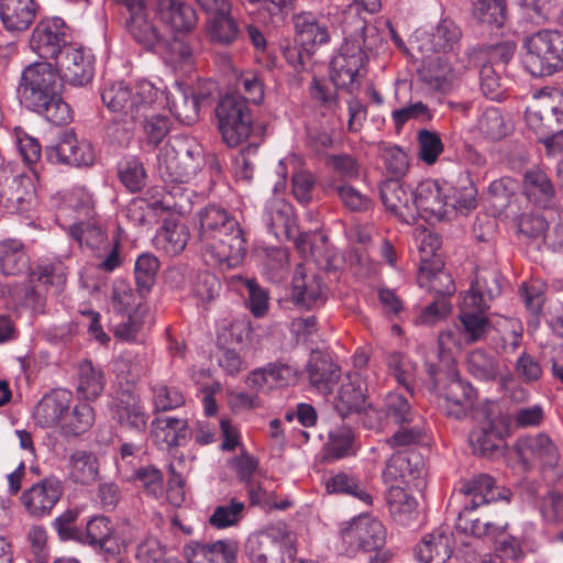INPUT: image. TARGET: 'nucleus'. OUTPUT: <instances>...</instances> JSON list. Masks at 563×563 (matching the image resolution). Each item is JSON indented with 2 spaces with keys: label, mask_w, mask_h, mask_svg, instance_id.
Returning a JSON list of instances; mask_svg holds the SVG:
<instances>
[{
  "label": "nucleus",
  "mask_w": 563,
  "mask_h": 563,
  "mask_svg": "<svg viewBox=\"0 0 563 563\" xmlns=\"http://www.w3.org/2000/svg\"><path fill=\"white\" fill-rule=\"evenodd\" d=\"M519 448L523 457L536 459L550 467L555 466L560 459L556 445L545 433L528 435L521 439Z\"/></svg>",
  "instance_id": "40"
},
{
  "label": "nucleus",
  "mask_w": 563,
  "mask_h": 563,
  "mask_svg": "<svg viewBox=\"0 0 563 563\" xmlns=\"http://www.w3.org/2000/svg\"><path fill=\"white\" fill-rule=\"evenodd\" d=\"M488 307L475 303L472 296H463L461 302L460 322L464 339L474 343L484 340L490 329L489 320L485 314Z\"/></svg>",
  "instance_id": "26"
},
{
  "label": "nucleus",
  "mask_w": 563,
  "mask_h": 563,
  "mask_svg": "<svg viewBox=\"0 0 563 563\" xmlns=\"http://www.w3.org/2000/svg\"><path fill=\"white\" fill-rule=\"evenodd\" d=\"M95 422V411L89 404H78L66 415L60 424L65 435H80L87 432Z\"/></svg>",
  "instance_id": "56"
},
{
  "label": "nucleus",
  "mask_w": 563,
  "mask_h": 563,
  "mask_svg": "<svg viewBox=\"0 0 563 563\" xmlns=\"http://www.w3.org/2000/svg\"><path fill=\"white\" fill-rule=\"evenodd\" d=\"M344 42L330 64V76L336 88L353 90L365 76L367 53L380 42L378 30L368 24L355 8L342 12Z\"/></svg>",
  "instance_id": "1"
},
{
  "label": "nucleus",
  "mask_w": 563,
  "mask_h": 563,
  "mask_svg": "<svg viewBox=\"0 0 563 563\" xmlns=\"http://www.w3.org/2000/svg\"><path fill=\"white\" fill-rule=\"evenodd\" d=\"M235 543L218 540L212 543H195L186 548L188 563H232L235 560Z\"/></svg>",
  "instance_id": "32"
},
{
  "label": "nucleus",
  "mask_w": 563,
  "mask_h": 563,
  "mask_svg": "<svg viewBox=\"0 0 563 563\" xmlns=\"http://www.w3.org/2000/svg\"><path fill=\"white\" fill-rule=\"evenodd\" d=\"M158 20L175 34H189L198 24L195 9L183 0H156Z\"/></svg>",
  "instance_id": "19"
},
{
  "label": "nucleus",
  "mask_w": 563,
  "mask_h": 563,
  "mask_svg": "<svg viewBox=\"0 0 563 563\" xmlns=\"http://www.w3.org/2000/svg\"><path fill=\"white\" fill-rule=\"evenodd\" d=\"M423 471V461L421 456L413 452H398L387 462L383 472L385 482L393 483L400 479L408 482L417 478Z\"/></svg>",
  "instance_id": "35"
},
{
  "label": "nucleus",
  "mask_w": 563,
  "mask_h": 563,
  "mask_svg": "<svg viewBox=\"0 0 563 563\" xmlns=\"http://www.w3.org/2000/svg\"><path fill=\"white\" fill-rule=\"evenodd\" d=\"M415 242L419 252V271H434L443 267L440 254L441 240L437 233L426 229H418L415 233Z\"/></svg>",
  "instance_id": "43"
},
{
  "label": "nucleus",
  "mask_w": 563,
  "mask_h": 563,
  "mask_svg": "<svg viewBox=\"0 0 563 563\" xmlns=\"http://www.w3.org/2000/svg\"><path fill=\"white\" fill-rule=\"evenodd\" d=\"M218 128L223 141L231 147L246 140L252 130L247 103L240 95H227L216 108Z\"/></svg>",
  "instance_id": "8"
},
{
  "label": "nucleus",
  "mask_w": 563,
  "mask_h": 563,
  "mask_svg": "<svg viewBox=\"0 0 563 563\" xmlns=\"http://www.w3.org/2000/svg\"><path fill=\"white\" fill-rule=\"evenodd\" d=\"M389 512L399 525L407 526L418 514L413 496L399 486L391 485L387 496Z\"/></svg>",
  "instance_id": "47"
},
{
  "label": "nucleus",
  "mask_w": 563,
  "mask_h": 563,
  "mask_svg": "<svg viewBox=\"0 0 563 563\" xmlns=\"http://www.w3.org/2000/svg\"><path fill=\"white\" fill-rule=\"evenodd\" d=\"M523 194L533 205L547 208L553 203L555 190L544 170L531 168L523 175Z\"/></svg>",
  "instance_id": "37"
},
{
  "label": "nucleus",
  "mask_w": 563,
  "mask_h": 563,
  "mask_svg": "<svg viewBox=\"0 0 563 563\" xmlns=\"http://www.w3.org/2000/svg\"><path fill=\"white\" fill-rule=\"evenodd\" d=\"M124 7L129 13L125 20V27L131 36L142 46L151 49L157 45L162 35L150 18L144 0H115Z\"/></svg>",
  "instance_id": "15"
},
{
  "label": "nucleus",
  "mask_w": 563,
  "mask_h": 563,
  "mask_svg": "<svg viewBox=\"0 0 563 563\" xmlns=\"http://www.w3.org/2000/svg\"><path fill=\"white\" fill-rule=\"evenodd\" d=\"M30 260L21 241L9 239L0 242V272L14 276L29 268Z\"/></svg>",
  "instance_id": "44"
},
{
  "label": "nucleus",
  "mask_w": 563,
  "mask_h": 563,
  "mask_svg": "<svg viewBox=\"0 0 563 563\" xmlns=\"http://www.w3.org/2000/svg\"><path fill=\"white\" fill-rule=\"evenodd\" d=\"M69 233L80 246H86L96 256H101V251L108 245V238L100 225L95 222H79L69 228Z\"/></svg>",
  "instance_id": "51"
},
{
  "label": "nucleus",
  "mask_w": 563,
  "mask_h": 563,
  "mask_svg": "<svg viewBox=\"0 0 563 563\" xmlns=\"http://www.w3.org/2000/svg\"><path fill=\"white\" fill-rule=\"evenodd\" d=\"M482 51L473 49L467 54L468 64L462 62L454 64L441 56L428 57L419 68L420 79L431 89L448 92L459 82L462 75L471 67L483 59Z\"/></svg>",
  "instance_id": "9"
},
{
  "label": "nucleus",
  "mask_w": 563,
  "mask_h": 563,
  "mask_svg": "<svg viewBox=\"0 0 563 563\" xmlns=\"http://www.w3.org/2000/svg\"><path fill=\"white\" fill-rule=\"evenodd\" d=\"M386 362L389 373L396 378L398 384L402 385L408 393H411L416 364L398 352L390 353Z\"/></svg>",
  "instance_id": "63"
},
{
  "label": "nucleus",
  "mask_w": 563,
  "mask_h": 563,
  "mask_svg": "<svg viewBox=\"0 0 563 563\" xmlns=\"http://www.w3.org/2000/svg\"><path fill=\"white\" fill-rule=\"evenodd\" d=\"M63 78L71 86H85L95 74L93 56L82 47L68 46L60 62Z\"/></svg>",
  "instance_id": "23"
},
{
  "label": "nucleus",
  "mask_w": 563,
  "mask_h": 563,
  "mask_svg": "<svg viewBox=\"0 0 563 563\" xmlns=\"http://www.w3.org/2000/svg\"><path fill=\"white\" fill-rule=\"evenodd\" d=\"M73 395L66 389H54L45 395L34 410V420L42 428H52L64 421Z\"/></svg>",
  "instance_id": "24"
},
{
  "label": "nucleus",
  "mask_w": 563,
  "mask_h": 563,
  "mask_svg": "<svg viewBox=\"0 0 563 563\" xmlns=\"http://www.w3.org/2000/svg\"><path fill=\"white\" fill-rule=\"evenodd\" d=\"M419 273L420 285L440 295V298H444L455 291L453 279L449 273L443 271V267L434 271H419Z\"/></svg>",
  "instance_id": "64"
},
{
  "label": "nucleus",
  "mask_w": 563,
  "mask_h": 563,
  "mask_svg": "<svg viewBox=\"0 0 563 563\" xmlns=\"http://www.w3.org/2000/svg\"><path fill=\"white\" fill-rule=\"evenodd\" d=\"M110 301L113 311L121 316L134 312L135 309H146L137 300V295L133 287L124 279L114 280Z\"/></svg>",
  "instance_id": "57"
},
{
  "label": "nucleus",
  "mask_w": 563,
  "mask_h": 563,
  "mask_svg": "<svg viewBox=\"0 0 563 563\" xmlns=\"http://www.w3.org/2000/svg\"><path fill=\"white\" fill-rule=\"evenodd\" d=\"M151 434L156 444L174 449L188 442L191 430L186 418L164 416L152 421Z\"/></svg>",
  "instance_id": "25"
},
{
  "label": "nucleus",
  "mask_w": 563,
  "mask_h": 563,
  "mask_svg": "<svg viewBox=\"0 0 563 563\" xmlns=\"http://www.w3.org/2000/svg\"><path fill=\"white\" fill-rule=\"evenodd\" d=\"M121 183L132 192L145 186L146 174L143 164L135 157L122 159L118 167Z\"/></svg>",
  "instance_id": "61"
},
{
  "label": "nucleus",
  "mask_w": 563,
  "mask_h": 563,
  "mask_svg": "<svg viewBox=\"0 0 563 563\" xmlns=\"http://www.w3.org/2000/svg\"><path fill=\"white\" fill-rule=\"evenodd\" d=\"M30 47L43 59L57 58L68 47L64 20L54 16L41 21L32 32Z\"/></svg>",
  "instance_id": "14"
},
{
  "label": "nucleus",
  "mask_w": 563,
  "mask_h": 563,
  "mask_svg": "<svg viewBox=\"0 0 563 563\" xmlns=\"http://www.w3.org/2000/svg\"><path fill=\"white\" fill-rule=\"evenodd\" d=\"M472 16L475 22L487 30H499L507 20L506 0H473Z\"/></svg>",
  "instance_id": "41"
},
{
  "label": "nucleus",
  "mask_w": 563,
  "mask_h": 563,
  "mask_svg": "<svg viewBox=\"0 0 563 563\" xmlns=\"http://www.w3.org/2000/svg\"><path fill=\"white\" fill-rule=\"evenodd\" d=\"M384 415L386 420H391L396 424H410L411 421L419 420L420 415L413 410L409 399L399 393H389L385 398Z\"/></svg>",
  "instance_id": "54"
},
{
  "label": "nucleus",
  "mask_w": 563,
  "mask_h": 563,
  "mask_svg": "<svg viewBox=\"0 0 563 563\" xmlns=\"http://www.w3.org/2000/svg\"><path fill=\"white\" fill-rule=\"evenodd\" d=\"M501 292L500 275L496 269L477 272L475 280L464 296H472L475 303L490 307V302Z\"/></svg>",
  "instance_id": "42"
},
{
  "label": "nucleus",
  "mask_w": 563,
  "mask_h": 563,
  "mask_svg": "<svg viewBox=\"0 0 563 563\" xmlns=\"http://www.w3.org/2000/svg\"><path fill=\"white\" fill-rule=\"evenodd\" d=\"M494 404L486 401L477 408L476 417L482 419V424L474 429L468 437L474 453L482 456H492L503 448V434L496 427L493 418Z\"/></svg>",
  "instance_id": "16"
},
{
  "label": "nucleus",
  "mask_w": 563,
  "mask_h": 563,
  "mask_svg": "<svg viewBox=\"0 0 563 563\" xmlns=\"http://www.w3.org/2000/svg\"><path fill=\"white\" fill-rule=\"evenodd\" d=\"M162 106L166 101L172 114L183 124L191 125L199 120L200 107L211 96L208 88H196L175 81L166 93L159 89Z\"/></svg>",
  "instance_id": "10"
},
{
  "label": "nucleus",
  "mask_w": 563,
  "mask_h": 563,
  "mask_svg": "<svg viewBox=\"0 0 563 563\" xmlns=\"http://www.w3.org/2000/svg\"><path fill=\"white\" fill-rule=\"evenodd\" d=\"M113 419L124 429L143 433L147 427L148 415L141 402L129 395L118 400L112 408Z\"/></svg>",
  "instance_id": "38"
},
{
  "label": "nucleus",
  "mask_w": 563,
  "mask_h": 563,
  "mask_svg": "<svg viewBox=\"0 0 563 563\" xmlns=\"http://www.w3.org/2000/svg\"><path fill=\"white\" fill-rule=\"evenodd\" d=\"M62 494V482L55 477H47L25 490L21 501L31 516L43 517L51 512Z\"/></svg>",
  "instance_id": "18"
},
{
  "label": "nucleus",
  "mask_w": 563,
  "mask_h": 563,
  "mask_svg": "<svg viewBox=\"0 0 563 563\" xmlns=\"http://www.w3.org/2000/svg\"><path fill=\"white\" fill-rule=\"evenodd\" d=\"M466 368L474 378L483 382L495 380L500 372L497 358L482 349L470 352Z\"/></svg>",
  "instance_id": "52"
},
{
  "label": "nucleus",
  "mask_w": 563,
  "mask_h": 563,
  "mask_svg": "<svg viewBox=\"0 0 563 563\" xmlns=\"http://www.w3.org/2000/svg\"><path fill=\"white\" fill-rule=\"evenodd\" d=\"M158 170L165 181L188 183L203 165L200 144L188 136L172 137L159 151Z\"/></svg>",
  "instance_id": "7"
},
{
  "label": "nucleus",
  "mask_w": 563,
  "mask_h": 563,
  "mask_svg": "<svg viewBox=\"0 0 563 563\" xmlns=\"http://www.w3.org/2000/svg\"><path fill=\"white\" fill-rule=\"evenodd\" d=\"M476 396L475 389L459 375L450 379L443 393V409L448 416L455 419H462L466 416L468 409L473 407Z\"/></svg>",
  "instance_id": "31"
},
{
  "label": "nucleus",
  "mask_w": 563,
  "mask_h": 563,
  "mask_svg": "<svg viewBox=\"0 0 563 563\" xmlns=\"http://www.w3.org/2000/svg\"><path fill=\"white\" fill-rule=\"evenodd\" d=\"M295 27L297 41L307 54L330 41V32L323 19L310 12L298 14L295 18Z\"/></svg>",
  "instance_id": "30"
},
{
  "label": "nucleus",
  "mask_w": 563,
  "mask_h": 563,
  "mask_svg": "<svg viewBox=\"0 0 563 563\" xmlns=\"http://www.w3.org/2000/svg\"><path fill=\"white\" fill-rule=\"evenodd\" d=\"M306 371L310 384L319 391L328 394L340 378V367L328 356L313 353L309 358Z\"/></svg>",
  "instance_id": "36"
},
{
  "label": "nucleus",
  "mask_w": 563,
  "mask_h": 563,
  "mask_svg": "<svg viewBox=\"0 0 563 563\" xmlns=\"http://www.w3.org/2000/svg\"><path fill=\"white\" fill-rule=\"evenodd\" d=\"M426 435L423 418L411 421L410 424H399V429L386 440V444L391 448H401L420 443Z\"/></svg>",
  "instance_id": "62"
},
{
  "label": "nucleus",
  "mask_w": 563,
  "mask_h": 563,
  "mask_svg": "<svg viewBox=\"0 0 563 563\" xmlns=\"http://www.w3.org/2000/svg\"><path fill=\"white\" fill-rule=\"evenodd\" d=\"M101 99L107 109L119 120H142L162 103L159 88L148 80H140L134 86L124 81L106 84Z\"/></svg>",
  "instance_id": "5"
},
{
  "label": "nucleus",
  "mask_w": 563,
  "mask_h": 563,
  "mask_svg": "<svg viewBox=\"0 0 563 563\" xmlns=\"http://www.w3.org/2000/svg\"><path fill=\"white\" fill-rule=\"evenodd\" d=\"M521 63L534 77L563 70V32L544 29L526 35L521 45Z\"/></svg>",
  "instance_id": "6"
},
{
  "label": "nucleus",
  "mask_w": 563,
  "mask_h": 563,
  "mask_svg": "<svg viewBox=\"0 0 563 563\" xmlns=\"http://www.w3.org/2000/svg\"><path fill=\"white\" fill-rule=\"evenodd\" d=\"M33 199L34 189L27 177L0 172V208L9 213H21L29 210Z\"/></svg>",
  "instance_id": "17"
},
{
  "label": "nucleus",
  "mask_w": 563,
  "mask_h": 563,
  "mask_svg": "<svg viewBox=\"0 0 563 563\" xmlns=\"http://www.w3.org/2000/svg\"><path fill=\"white\" fill-rule=\"evenodd\" d=\"M104 374L88 360L80 362L78 367L77 393L86 400L97 399L103 391Z\"/></svg>",
  "instance_id": "48"
},
{
  "label": "nucleus",
  "mask_w": 563,
  "mask_h": 563,
  "mask_svg": "<svg viewBox=\"0 0 563 563\" xmlns=\"http://www.w3.org/2000/svg\"><path fill=\"white\" fill-rule=\"evenodd\" d=\"M325 489L329 494H344L354 497L365 505L372 504V495L366 486L355 476L344 472H339L329 476L324 481Z\"/></svg>",
  "instance_id": "46"
},
{
  "label": "nucleus",
  "mask_w": 563,
  "mask_h": 563,
  "mask_svg": "<svg viewBox=\"0 0 563 563\" xmlns=\"http://www.w3.org/2000/svg\"><path fill=\"white\" fill-rule=\"evenodd\" d=\"M206 32L212 44L228 47L241 37V29L232 15L231 4H222L220 11L210 15L206 22Z\"/></svg>",
  "instance_id": "27"
},
{
  "label": "nucleus",
  "mask_w": 563,
  "mask_h": 563,
  "mask_svg": "<svg viewBox=\"0 0 563 563\" xmlns=\"http://www.w3.org/2000/svg\"><path fill=\"white\" fill-rule=\"evenodd\" d=\"M474 509L463 508L457 518V529L464 533L472 534L477 538L501 536L508 527V522L504 517L496 519L473 518Z\"/></svg>",
  "instance_id": "39"
},
{
  "label": "nucleus",
  "mask_w": 563,
  "mask_h": 563,
  "mask_svg": "<svg viewBox=\"0 0 563 563\" xmlns=\"http://www.w3.org/2000/svg\"><path fill=\"white\" fill-rule=\"evenodd\" d=\"M159 268V262L156 256L144 253L141 254L135 262V282L139 296H143L154 285L156 274Z\"/></svg>",
  "instance_id": "59"
},
{
  "label": "nucleus",
  "mask_w": 563,
  "mask_h": 563,
  "mask_svg": "<svg viewBox=\"0 0 563 563\" xmlns=\"http://www.w3.org/2000/svg\"><path fill=\"white\" fill-rule=\"evenodd\" d=\"M328 186L349 210L364 212L371 208V199L352 185L339 180H330Z\"/></svg>",
  "instance_id": "58"
},
{
  "label": "nucleus",
  "mask_w": 563,
  "mask_h": 563,
  "mask_svg": "<svg viewBox=\"0 0 563 563\" xmlns=\"http://www.w3.org/2000/svg\"><path fill=\"white\" fill-rule=\"evenodd\" d=\"M367 385L358 372L346 375L334 399V409L342 417L361 412L366 404Z\"/></svg>",
  "instance_id": "22"
},
{
  "label": "nucleus",
  "mask_w": 563,
  "mask_h": 563,
  "mask_svg": "<svg viewBox=\"0 0 563 563\" xmlns=\"http://www.w3.org/2000/svg\"><path fill=\"white\" fill-rule=\"evenodd\" d=\"M460 492L465 496L471 497L470 503H467L464 508L476 509L499 499H503L506 503L509 501L507 490H500L495 486L494 478L484 474L463 482L460 487Z\"/></svg>",
  "instance_id": "28"
},
{
  "label": "nucleus",
  "mask_w": 563,
  "mask_h": 563,
  "mask_svg": "<svg viewBox=\"0 0 563 563\" xmlns=\"http://www.w3.org/2000/svg\"><path fill=\"white\" fill-rule=\"evenodd\" d=\"M294 302L305 309L319 307L325 301V287L319 275L309 273L303 265H297L292 278Z\"/></svg>",
  "instance_id": "20"
},
{
  "label": "nucleus",
  "mask_w": 563,
  "mask_h": 563,
  "mask_svg": "<svg viewBox=\"0 0 563 563\" xmlns=\"http://www.w3.org/2000/svg\"><path fill=\"white\" fill-rule=\"evenodd\" d=\"M36 14L34 0H0V18L8 31H25Z\"/></svg>",
  "instance_id": "33"
},
{
  "label": "nucleus",
  "mask_w": 563,
  "mask_h": 563,
  "mask_svg": "<svg viewBox=\"0 0 563 563\" xmlns=\"http://www.w3.org/2000/svg\"><path fill=\"white\" fill-rule=\"evenodd\" d=\"M342 540L351 548L363 551H378L386 541V530L383 523L368 515L353 518L341 531Z\"/></svg>",
  "instance_id": "13"
},
{
  "label": "nucleus",
  "mask_w": 563,
  "mask_h": 563,
  "mask_svg": "<svg viewBox=\"0 0 563 563\" xmlns=\"http://www.w3.org/2000/svg\"><path fill=\"white\" fill-rule=\"evenodd\" d=\"M452 552V532L449 528H439L423 537L417 547L416 556L422 563H445Z\"/></svg>",
  "instance_id": "29"
},
{
  "label": "nucleus",
  "mask_w": 563,
  "mask_h": 563,
  "mask_svg": "<svg viewBox=\"0 0 563 563\" xmlns=\"http://www.w3.org/2000/svg\"><path fill=\"white\" fill-rule=\"evenodd\" d=\"M25 107L55 125L73 120V111L63 99V79L47 62L29 65L22 73L19 87Z\"/></svg>",
  "instance_id": "3"
},
{
  "label": "nucleus",
  "mask_w": 563,
  "mask_h": 563,
  "mask_svg": "<svg viewBox=\"0 0 563 563\" xmlns=\"http://www.w3.org/2000/svg\"><path fill=\"white\" fill-rule=\"evenodd\" d=\"M560 111L555 107L537 102L529 106L525 113L527 126L533 131L540 141L552 132L553 124L560 125Z\"/></svg>",
  "instance_id": "45"
},
{
  "label": "nucleus",
  "mask_w": 563,
  "mask_h": 563,
  "mask_svg": "<svg viewBox=\"0 0 563 563\" xmlns=\"http://www.w3.org/2000/svg\"><path fill=\"white\" fill-rule=\"evenodd\" d=\"M461 37V27L452 19L444 18L430 34V43L434 52H450L459 45Z\"/></svg>",
  "instance_id": "55"
},
{
  "label": "nucleus",
  "mask_w": 563,
  "mask_h": 563,
  "mask_svg": "<svg viewBox=\"0 0 563 563\" xmlns=\"http://www.w3.org/2000/svg\"><path fill=\"white\" fill-rule=\"evenodd\" d=\"M380 198L387 210L405 223L418 218L415 191L406 188L398 179H388L380 187Z\"/></svg>",
  "instance_id": "21"
},
{
  "label": "nucleus",
  "mask_w": 563,
  "mask_h": 563,
  "mask_svg": "<svg viewBox=\"0 0 563 563\" xmlns=\"http://www.w3.org/2000/svg\"><path fill=\"white\" fill-rule=\"evenodd\" d=\"M476 130L488 141H499L510 131L501 111L498 108H486L477 119Z\"/></svg>",
  "instance_id": "53"
},
{
  "label": "nucleus",
  "mask_w": 563,
  "mask_h": 563,
  "mask_svg": "<svg viewBox=\"0 0 563 563\" xmlns=\"http://www.w3.org/2000/svg\"><path fill=\"white\" fill-rule=\"evenodd\" d=\"M68 468L69 477L79 484H91L98 476L97 457L85 450H77L69 455Z\"/></svg>",
  "instance_id": "49"
},
{
  "label": "nucleus",
  "mask_w": 563,
  "mask_h": 563,
  "mask_svg": "<svg viewBox=\"0 0 563 563\" xmlns=\"http://www.w3.org/2000/svg\"><path fill=\"white\" fill-rule=\"evenodd\" d=\"M476 196L477 189L466 173L453 187L427 179L415 189L418 217L431 223L450 220L457 212L468 213L476 207Z\"/></svg>",
  "instance_id": "4"
},
{
  "label": "nucleus",
  "mask_w": 563,
  "mask_h": 563,
  "mask_svg": "<svg viewBox=\"0 0 563 563\" xmlns=\"http://www.w3.org/2000/svg\"><path fill=\"white\" fill-rule=\"evenodd\" d=\"M263 221L267 230L276 238H289L294 224L292 206L282 198H273L267 201Z\"/></svg>",
  "instance_id": "34"
},
{
  "label": "nucleus",
  "mask_w": 563,
  "mask_h": 563,
  "mask_svg": "<svg viewBox=\"0 0 563 563\" xmlns=\"http://www.w3.org/2000/svg\"><path fill=\"white\" fill-rule=\"evenodd\" d=\"M327 164L333 174L330 180H339L349 184L360 177V164L349 154L329 155Z\"/></svg>",
  "instance_id": "60"
},
{
  "label": "nucleus",
  "mask_w": 563,
  "mask_h": 563,
  "mask_svg": "<svg viewBox=\"0 0 563 563\" xmlns=\"http://www.w3.org/2000/svg\"><path fill=\"white\" fill-rule=\"evenodd\" d=\"M104 554L107 559H117L126 552L128 544L121 539L106 516H95L86 525V531L76 539Z\"/></svg>",
  "instance_id": "12"
},
{
  "label": "nucleus",
  "mask_w": 563,
  "mask_h": 563,
  "mask_svg": "<svg viewBox=\"0 0 563 563\" xmlns=\"http://www.w3.org/2000/svg\"><path fill=\"white\" fill-rule=\"evenodd\" d=\"M44 154L52 164L75 167L90 166L96 158L92 144L85 139H78L73 130L60 133L57 142L47 146Z\"/></svg>",
  "instance_id": "11"
},
{
  "label": "nucleus",
  "mask_w": 563,
  "mask_h": 563,
  "mask_svg": "<svg viewBox=\"0 0 563 563\" xmlns=\"http://www.w3.org/2000/svg\"><path fill=\"white\" fill-rule=\"evenodd\" d=\"M199 240L205 262L221 269L239 266L246 242L239 222L222 207L210 205L199 212Z\"/></svg>",
  "instance_id": "2"
},
{
  "label": "nucleus",
  "mask_w": 563,
  "mask_h": 563,
  "mask_svg": "<svg viewBox=\"0 0 563 563\" xmlns=\"http://www.w3.org/2000/svg\"><path fill=\"white\" fill-rule=\"evenodd\" d=\"M188 229L183 223L166 221L155 238L158 249L168 255L179 254L188 242Z\"/></svg>",
  "instance_id": "50"
}]
</instances>
